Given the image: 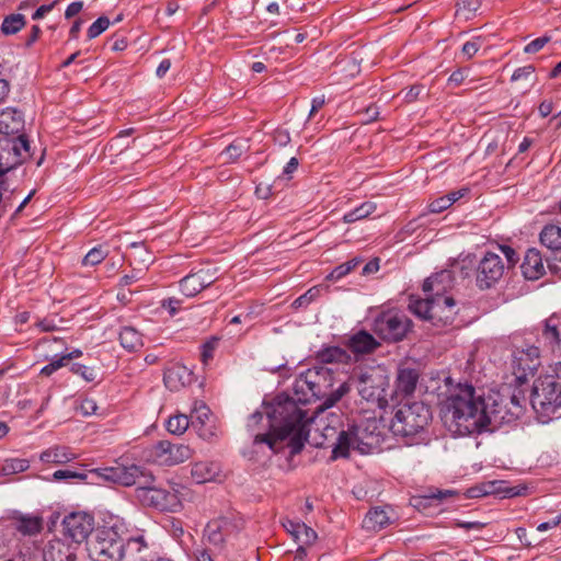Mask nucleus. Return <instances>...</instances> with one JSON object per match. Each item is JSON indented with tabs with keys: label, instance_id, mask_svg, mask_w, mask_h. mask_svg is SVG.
<instances>
[{
	"label": "nucleus",
	"instance_id": "obj_6",
	"mask_svg": "<svg viewBox=\"0 0 561 561\" xmlns=\"http://www.w3.org/2000/svg\"><path fill=\"white\" fill-rule=\"evenodd\" d=\"M432 420L430 408L423 402H412L400 405L390 424V431L401 437L405 445L427 444L430 436L427 426Z\"/></svg>",
	"mask_w": 561,
	"mask_h": 561
},
{
	"label": "nucleus",
	"instance_id": "obj_1",
	"mask_svg": "<svg viewBox=\"0 0 561 561\" xmlns=\"http://www.w3.org/2000/svg\"><path fill=\"white\" fill-rule=\"evenodd\" d=\"M268 432L256 434L254 444H266L278 454L285 446L290 455L299 454L307 440L306 426L311 417L307 411L299 408L288 396H278L273 403L265 408Z\"/></svg>",
	"mask_w": 561,
	"mask_h": 561
},
{
	"label": "nucleus",
	"instance_id": "obj_15",
	"mask_svg": "<svg viewBox=\"0 0 561 561\" xmlns=\"http://www.w3.org/2000/svg\"><path fill=\"white\" fill-rule=\"evenodd\" d=\"M504 263L499 254L488 252L477 267V286L480 289L491 288L504 274Z\"/></svg>",
	"mask_w": 561,
	"mask_h": 561
},
{
	"label": "nucleus",
	"instance_id": "obj_45",
	"mask_svg": "<svg viewBox=\"0 0 561 561\" xmlns=\"http://www.w3.org/2000/svg\"><path fill=\"white\" fill-rule=\"evenodd\" d=\"M218 341L219 340L217 337H211L202 345L201 360L204 365H207L209 360L214 358V352L216 350Z\"/></svg>",
	"mask_w": 561,
	"mask_h": 561
},
{
	"label": "nucleus",
	"instance_id": "obj_63",
	"mask_svg": "<svg viewBox=\"0 0 561 561\" xmlns=\"http://www.w3.org/2000/svg\"><path fill=\"white\" fill-rule=\"evenodd\" d=\"M301 522L284 518L282 525L284 528L295 538L298 531V527L301 526Z\"/></svg>",
	"mask_w": 561,
	"mask_h": 561
},
{
	"label": "nucleus",
	"instance_id": "obj_57",
	"mask_svg": "<svg viewBox=\"0 0 561 561\" xmlns=\"http://www.w3.org/2000/svg\"><path fill=\"white\" fill-rule=\"evenodd\" d=\"M500 250L504 254L510 266H514L518 262L519 256L517 252L510 245H500Z\"/></svg>",
	"mask_w": 561,
	"mask_h": 561
},
{
	"label": "nucleus",
	"instance_id": "obj_54",
	"mask_svg": "<svg viewBox=\"0 0 561 561\" xmlns=\"http://www.w3.org/2000/svg\"><path fill=\"white\" fill-rule=\"evenodd\" d=\"M428 494L431 496V500H436L438 502H443L447 499L455 497L458 495V492L455 490H428Z\"/></svg>",
	"mask_w": 561,
	"mask_h": 561
},
{
	"label": "nucleus",
	"instance_id": "obj_9",
	"mask_svg": "<svg viewBox=\"0 0 561 561\" xmlns=\"http://www.w3.org/2000/svg\"><path fill=\"white\" fill-rule=\"evenodd\" d=\"M350 385L355 383L362 399L383 407L387 403V390L389 377L380 367H370L353 374L348 380Z\"/></svg>",
	"mask_w": 561,
	"mask_h": 561
},
{
	"label": "nucleus",
	"instance_id": "obj_37",
	"mask_svg": "<svg viewBox=\"0 0 561 561\" xmlns=\"http://www.w3.org/2000/svg\"><path fill=\"white\" fill-rule=\"evenodd\" d=\"M377 206L373 202H364L358 207L352 209L343 216V221L345 224H353L357 220H362L370 216Z\"/></svg>",
	"mask_w": 561,
	"mask_h": 561
},
{
	"label": "nucleus",
	"instance_id": "obj_39",
	"mask_svg": "<svg viewBox=\"0 0 561 561\" xmlns=\"http://www.w3.org/2000/svg\"><path fill=\"white\" fill-rule=\"evenodd\" d=\"M30 468L27 459L10 458L0 465V477L24 472Z\"/></svg>",
	"mask_w": 561,
	"mask_h": 561
},
{
	"label": "nucleus",
	"instance_id": "obj_30",
	"mask_svg": "<svg viewBox=\"0 0 561 561\" xmlns=\"http://www.w3.org/2000/svg\"><path fill=\"white\" fill-rule=\"evenodd\" d=\"M316 358L321 364H350L353 357L340 346H327L317 352Z\"/></svg>",
	"mask_w": 561,
	"mask_h": 561
},
{
	"label": "nucleus",
	"instance_id": "obj_25",
	"mask_svg": "<svg viewBox=\"0 0 561 561\" xmlns=\"http://www.w3.org/2000/svg\"><path fill=\"white\" fill-rule=\"evenodd\" d=\"M522 273L526 279L536 280L545 275L543 260L538 249H528L522 263Z\"/></svg>",
	"mask_w": 561,
	"mask_h": 561
},
{
	"label": "nucleus",
	"instance_id": "obj_38",
	"mask_svg": "<svg viewBox=\"0 0 561 561\" xmlns=\"http://www.w3.org/2000/svg\"><path fill=\"white\" fill-rule=\"evenodd\" d=\"M26 24L25 16L21 13L7 15L1 23V32L4 35H13L21 31Z\"/></svg>",
	"mask_w": 561,
	"mask_h": 561
},
{
	"label": "nucleus",
	"instance_id": "obj_29",
	"mask_svg": "<svg viewBox=\"0 0 561 561\" xmlns=\"http://www.w3.org/2000/svg\"><path fill=\"white\" fill-rule=\"evenodd\" d=\"M419 373L414 368L403 367L398 370L396 379L397 391L402 394H412L416 388Z\"/></svg>",
	"mask_w": 561,
	"mask_h": 561
},
{
	"label": "nucleus",
	"instance_id": "obj_19",
	"mask_svg": "<svg viewBox=\"0 0 561 561\" xmlns=\"http://www.w3.org/2000/svg\"><path fill=\"white\" fill-rule=\"evenodd\" d=\"M217 279V268H202L183 277L180 280V288L186 297H194Z\"/></svg>",
	"mask_w": 561,
	"mask_h": 561
},
{
	"label": "nucleus",
	"instance_id": "obj_53",
	"mask_svg": "<svg viewBox=\"0 0 561 561\" xmlns=\"http://www.w3.org/2000/svg\"><path fill=\"white\" fill-rule=\"evenodd\" d=\"M549 41H550L549 36L538 37V38L531 41L530 43H528L525 46L524 51L527 54H535V53L541 50Z\"/></svg>",
	"mask_w": 561,
	"mask_h": 561
},
{
	"label": "nucleus",
	"instance_id": "obj_35",
	"mask_svg": "<svg viewBox=\"0 0 561 561\" xmlns=\"http://www.w3.org/2000/svg\"><path fill=\"white\" fill-rule=\"evenodd\" d=\"M95 469L90 470L89 472H85L83 470H75V469H70V468L61 469V470H57L53 473V480L67 481V482H70L71 480L85 481L90 476L91 478H94L96 480L104 481L103 478L92 474V472Z\"/></svg>",
	"mask_w": 561,
	"mask_h": 561
},
{
	"label": "nucleus",
	"instance_id": "obj_44",
	"mask_svg": "<svg viewBox=\"0 0 561 561\" xmlns=\"http://www.w3.org/2000/svg\"><path fill=\"white\" fill-rule=\"evenodd\" d=\"M298 531L299 533H297L294 539L300 545L309 546L312 545L317 539V533L305 523L298 527Z\"/></svg>",
	"mask_w": 561,
	"mask_h": 561
},
{
	"label": "nucleus",
	"instance_id": "obj_49",
	"mask_svg": "<svg viewBox=\"0 0 561 561\" xmlns=\"http://www.w3.org/2000/svg\"><path fill=\"white\" fill-rule=\"evenodd\" d=\"M480 0H458L457 13H473L480 8Z\"/></svg>",
	"mask_w": 561,
	"mask_h": 561
},
{
	"label": "nucleus",
	"instance_id": "obj_24",
	"mask_svg": "<svg viewBox=\"0 0 561 561\" xmlns=\"http://www.w3.org/2000/svg\"><path fill=\"white\" fill-rule=\"evenodd\" d=\"M148 551L149 545L144 531L123 538V559L139 561L141 557L146 558Z\"/></svg>",
	"mask_w": 561,
	"mask_h": 561
},
{
	"label": "nucleus",
	"instance_id": "obj_62",
	"mask_svg": "<svg viewBox=\"0 0 561 561\" xmlns=\"http://www.w3.org/2000/svg\"><path fill=\"white\" fill-rule=\"evenodd\" d=\"M423 90V85L415 84L412 85L404 94V101L408 103L414 102L420 96Z\"/></svg>",
	"mask_w": 561,
	"mask_h": 561
},
{
	"label": "nucleus",
	"instance_id": "obj_34",
	"mask_svg": "<svg viewBox=\"0 0 561 561\" xmlns=\"http://www.w3.org/2000/svg\"><path fill=\"white\" fill-rule=\"evenodd\" d=\"M118 339L122 347L128 352H136L142 346L141 334L131 327H124Z\"/></svg>",
	"mask_w": 561,
	"mask_h": 561
},
{
	"label": "nucleus",
	"instance_id": "obj_33",
	"mask_svg": "<svg viewBox=\"0 0 561 561\" xmlns=\"http://www.w3.org/2000/svg\"><path fill=\"white\" fill-rule=\"evenodd\" d=\"M75 457L76 455L68 447L55 446L44 450L39 459L45 463L64 465L75 459Z\"/></svg>",
	"mask_w": 561,
	"mask_h": 561
},
{
	"label": "nucleus",
	"instance_id": "obj_52",
	"mask_svg": "<svg viewBox=\"0 0 561 561\" xmlns=\"http://www.w3.org/2000/svg\"><path fill=\"white\" fill-rule=\"evenodd\" d=\"M431 496L427 493L411 499V505L420 512L426 511L431 506Z\"/></svg>",
	"mask_w": 561,
	"mask_h": 561
},
{
	"label": "nucleus",
	"instance_id": "obj_42",
	"mask_svg": "<svg viewBox=\"0 0 561 561\" xmlns=\"http://www.w3.org/2000/svg\"><path fill=\"white\" fill-rule=\"evenodd\" d=\"M360 263V260L357 257H354L345 263H342L337 265L328 276L327 279L329 280H339L342 277L346 276L348 273H351L358 264Z\"/></svg>",
	"mask_w": 561,
	"mask_h": 561
},
{
	"label": "nucleus",
	"instance_id": "obj_60",
	"mask_svg": "<svg viewBox=\"0 0 561 561\" xmlns=\"http://www.w3.org/2000/svg\"><path fill=\"white\" fill-rule=\"evenodd\" d=\"M62 366H65L64 359H61V358L55 359V360L50 362L48 365L44 366L41 370V374L44 376H50L53 373H55Z\"/></svg>",
	"mask_w": 561,
	"mask_h": 561
},
{
	"label": "nucleus",
	"instance_id": "obj_47",
	"mask_svg": "<svg viewBox=\"0 0 561 561\" xmlns=\"http://www.w3.org/2000/svg\"><path fill=\"white\" fill-rule=\"evenodd\" d=\"M70 370L82 377L85 381H93L96 378L95 370L91 367L75 363L71 365Z\"/></svg>",
	"mask_w": 561,
	"mask_h": 561
},
{
	"label": "nucleus",
	"instance_id": "obj_51",
	"mask_svg": "<svg viewBox=\"0 0 561 561\" xmlns=\"http://www.w3.org/2000/svg\"><path fill=\"white\" fill-rule=\"evenodd\" d=\"M507 402L511 411V416L513 420H517L523 414V405L520 403L519 398L516 394L507 397Z\"/></svg>",
	"mask_w": 561,
	"mask_h": 561
},
{
	"label": "nucleus",
	"instance_id": "obj_26",
	"mask_svg": "<svg viewBox=\"0 0 561 561\" xmlns=\"http://www.w3.org/2000/svg\"><path fill=\"white\" fill-rule=\"evenodd\" d=\"M390 507H375L370 510L364 520L363 527L369 531H379L392 523V518L389 515Z\"/></svg>",
	"mask_w": 561,
	"mask_h": 561
},
{
	"label": "nucleus",
	"instance_id": "obj_56",
	"mask_svg": "<svg viewBox=\"0 0 561 561\" xmlns=\"http://www.w3.org/2000/svg\"><path fill=\"white\" fill-rule=\"evenodd\" d=\"M273 139L279 147H285L290 142V134L287 129L277 128L273 133Z\"/></svg>",
	"mask_w": 561,
	"mask_h": 561
},
{
	"label": "nucleus",
	"instance_id": "obj_7",
	"mask_svg": "<svg viewBox=\"0 0 561 561\" xmlns=\"http://www.w3.org/2000/svg\"><path fill=\"white\" fill-rule=\"evenodd\" d=\"M451 274L449 271H442L423 283V291H433L436 295V302L432 309V325L444 329L454 323L457 314L456 301L450 296H445L446 289L450 286Z\"/></svg>",
	"mask_w": 561,
	"mask_h": 561
},
{
	"label": "nucleus",
	"instance_id": "obj_32",
	"mask_svg": "<svg viewBox=\"0 0 561 561\" xmlns=\"http://www.w3.org/2000/svg\"><path fill=\"white\" fill-rule=\"evenodd\" d=\"M14 522L15 529L23 536H34L43 529V519L38 516L19 515Z\"/></svg>",
	"mask_w": 561,
	"mask_h": 561
},
{
	"label": "nucleus",
	"instance_id": "obj_41",
	"mask_svg": "<svg viewBox=\"0 0 561 561\" xmlns=\"http://www.w3.org/2000/svg\"><path fill=\"white\" fill-rule=\"evenodd\" d=\"M322 288L320 286H313L310 289H308L305 294L296 298L291 307L295 309H305L307 308L311 302H313L320 295H321Z\"/></svg>",
	"mask_w": 561,
	"mask_h": 561
},
{
	"label": "nucleus",
	"instance_id": "obj_43",
	"mask_svg": "<svg viewBox=\"0 0 561 561\" xmlns=\"http://www.w3.org/2000/svg\"><path fill=\"white\" fill-rule=\"evenodd\" d=\"M108 254V251L103 245H98L91 249L82 259V265L94 266L101 263Z\"/></svg>",
	"mask_w": 561,
	"mask_h": 561
},
{
	"label": "nucleus",
	"instance_id": "obj_5",
	"mask_svg": "<svg viewBox=\"0 0 561 561\" xmlns=\"http://www.w3.org/2000/svg\"><path fill=\"white\" fill-rule=\"evenodd\" d=\"M23 128L21 112L14 108L0 111V185L4 183L3 176L22 164L30 156V142L24 135L10 137Z\"/></svg>",
	"mask_w": 561,
	"mask_h": 561
},
{
	"label": "nucleus",
	"instance_id": "obj_61",
	"mask_svg": "<svg viewBox=\"0 0 561 561\" xmlns=\"http://www.w3.org/2000/svg\"><path fill=\"white\" fill-rule=\"evenodd\" d=\"M480 49V43L477 41H469L466 42L462 46V54L466 55L468 58H471L477 54V51Z\"/></svg>",
	"mask_w": 561,
	"mask_h": 561
},
{
	"label": "nucleus",
	"instance_id": "obj_4",
	"mask_svg": "<svg viewBox=\"0 0 561 561\" xmlns=\"http://www.w3.org/2000/svg\"><path fill=\"white\" fill-rule=\"evenodd\" d=\"M334 385V373L331 368L324 366H313L299 374L296 378L293 390L294 397H288L295 403L307 404L313 400L322 399V403L317 408L318 412L335 405L345 394L351 391L348 381L342 382L335 390H331Z\"/></svg>",
	"mask_w": 561,
	"mask_h": 561
},
{
	"label": "nucleus",
	"instance_id": "obj_50",
	"mask_svg": "<svg viewBox=\"0 0 561 561\" xmlns=\"http://www.w3.org/2000/svg\"><path fill=\"white\" fill-rule=\"evenodd\" d=\"M182 300L175 297H170L161 301V307L169 312L170 316H175L181 309Z\"/></svg>",
	"mask_w": 561,
	"mask_h": 561
},
{
	"label": "nucleus",
	"instance_id": "obj_48",
	"mask_svg": "<svg viewBox=\"0 0 561 561\" xmlns=\"http://www.w3.org/2000/svg\"><path fill=\"white\" fill-rule=\"evenodd\" d=\"M205 534L210 543H214L217 546L224 541V537H222L221 533L219 531V526L217 525L216 522L207 524Z\"/></svg>",
	"mask_w": 561,
	"mask_h": 561
},
{
	"label": "nucleus",
	"instance_id": "obj_27",
	"mask_svg": "<svg viewBox=\"0 0 561 561\" xmlns=\"http://www.w3.org/2000/svg\"><path fill=\"white\" fill-rule=\"evenodd\" d=\"M220 463L209 460L195 462L191 470L192 478L197 483L213 481L220 474Z\"/></svg>",
	"mask_w": 561,
	"mask_h": 561
},
{
	"label": "nucleus",
	"instance_id": "obj_12",
	"mask_svg": "<svg viewBox=\"0 0 561 561\" xmlns=\"http://www.w3.org/2000/svg\"><path fill=\"white\" fill-rule=\"evenodd\" d=\"M484 431H493L495 427L513 422L507 399L499 392L481 396Z\"/></svg>",
	"mask_w": 561,
	"mask_h": 561
},
{
	"label": "nucleus",
	"instance_id": "obj_16",
	"mask_svg": "<svg viewBox=\"0 0 561 561\" xmlns=\"http://www.w3.org/2000/svg\"><path fill=\"white\" fill-rule=\"evenodd\" d=\"M150 457L160 466H174L188 459L191 449L181 444L161 440L152 447Z\"/></svg>",
	"mask_w": 561,
	"mask_h": 561
},
{
	"label": "nucleus",
	"instance_id": "obj_40",
	"mask_svg": "<svg viewBox=\"0 0 561 561\" xmlns=\"http://www.w3.org/2000/svg\"><path fill=\"white\" fill-rule=\"evenodd\" d=\"M191 425L190 417L185 414H178L169 417L167 422V430L171 434L181 435L183 434Z\"/></svg>",
	"mask_w": 561,
	"mask_h": 561
},
{
	"label": "nucleus",
	"instance_id": "obj_2",
	"mask_svg": "<svg viewBox=\"0 0 561 561\" xmlns=\"http://www.w3.org/2000/svg\"><path fill=\"white\" fill-rule=\"evenodd\" d=\"M440 417L453 436H470L484 431L481 396L471 385L459 386L442 404Z\"/></svg>",
	"mask_w": 561,
	"mask_h": 561
},
{
	"label": "nucleus",
	"instance_id": "obj_14",
	"mask_svg": "<svg viewBox=\"0 0 561 561\" xmlns=\"http://www.w3.org/2000/svg\"><path fill=\"white\" fill-rule=\"evenodd\" d=\"M94 528V517L85 512H75L65 516L62 520V534L70 543H76L79 549Z\"/></svg>",
	"mask_w": 561,
	"mask_h": 561
},
{
	"label": "nucleus",
	"instance_id": "obj_10",
	"mask_svg": "<svg viewBox=\"0 0 561 561\" xmlns=\"http://www.w3.org/2000/svg\"><path fill=\"white\" fill-rule=\"evenodd\" d=\"M122 524L98 529L95 538L88 542V554L91 561H122L123 537L118 530Z\"/></svg>",
	"mask_w": 561,
	"mask_h": 561
},
{
	"label": "nucleus",
	"instance_id": "obj_18",
	"mask_svg": "<svg viewBox=\"0 0 561 561\" xmlns=\"http://www.w3.org/2000/svg\"><path fill=\"white\" fill-rule=\"evenodd\" d=\"M537 346L550 352L561 350V316L552 314L537 329Z\"/></svg>",
	"mask_w": 561,
	"mask_h": 561
},
{
	"label": "nucleus",
	"instance_id": "obj_21",
	"mask_svg": "<svg viewBox=\"0 0 561 561\" xmlns=\"http://www.w3.org/2000/svg\"><path fill=\"white\" fill-rule=\"evenodd\" d=\"M345 346L357 357L373 353L380 343L370 333L360 330L346 340Z\"/></svg>",
	"mask_w": 561,
	"mask_h": 561
},
{
	"label": "nucleus",
	"instance_id": "obj_28",
	"mask_svg": "<svg viewBox=\"0 0 561 561\" xmlns=\"http://www.w3.org/2000/svg\"><path fill=\"white\" fill-rule=\"evenodd\" d=\"M357 443V435L354 428L340 430L332 449V459L348 457L350 450Z\"/></svg>",
	"mask_w": 561,
	"mask_h": 561
},
{
	"label": "nucleus",
	"instance_id": "obj_17",
	"mask_svg": "<svg viewBox=\"0 0 561 561\" xmlns=\"http://www.w3.org/2000/svg\"><path fill=\"white\" fill-rule=\"evenodd\" d=\"M540 243L546 247L550 254L546 257L547 266L552 273H558L561 263V227L547 225L539 234Z\"/></svg>",
	"mask_w": 561,
	"mask_h": 561
},
{
	"label": "nucleus",
	"instance_id": "obj_13",
	"mask_svg": "<svg viewBox=\"0 0 561 561\" xmlns=\"http://www.w3.org/2000/svg\"><path fill=\"white\" fill-rule=\"evenodd\" d=\"M540 366L539 346L516 347L512 353L513 374L518 383H525Z\"/></svg>",
	"mask_w": 561,
	"mask_h": 561
},
{
	"label": "nucleus",
	"instance_id": "obj_23",
	"mask_svg": "<svg viewBox=\"0 0 561 561\" xmlns=\"http://www.w3.org/2000/svg\"><path fill=\"white\" fill-rule=\"evenodd\" d=\"M163 381L171 391H178L193 382V373L183 365H173L164 370Z\"/></svg>",
	"mask_w": 561,
	"mask_h": 561
},
{
	"label": "nucleus",
	"instance_id": "obj_59",
	"mask_svg": "<svg viewBox=\"0 0 561 561\" xmlns=\"http://www.w3.org/2000/svg\"><path fill=\"white\" fill-rule=\"evenodd\" d=\"M80 411L83 415H92L96 413L98 405L93 399H84L80 403Z\"/></svg>",
	"mask_w": 561,
	"mask_h": 561
},
{
	"label": "nucleus",
	"instance_id": "obj_31",
	"mask_svg": "<svg viewBox=\"0 0 561 561\" xmlns=\"http://www.w3.org/2000/svg\"><path fill=\"white\" fill-rule=\"evenodd\" d=\"M425 294L426 297L424 299H411L409 309L419 318L432 323V309L434 302H436V295L433 291Z\"/></svg>",
	"mask_w": 561,
	"mask_h": 561
},
{
	"label": "nucleus",
	"instance_id": "obj_46",
	"mask_svg": "<svg viewBox=\"0 0 561 561\" xmlns=\"http://www.w3.org/2000/svg\"><path fill=\"white\" fill-rule=\"evenodd\" d=\"M110 26V20L106 16H100L88 28V37L95 38Z\"/></svg>",
	"mask_w": 561,
	"mask_h": 561
},
{
	"label": "nucleus",
	"instance_id": "obj_55",
	"mask_svg": "<svg viewBox=\"0 0 561 561\" xmlns=\"http://www.w3.org/2000/svg\"><path fill=\"white\" fill-rule=\"evenodd\" d=\"M448 207H450L449 197H446V195H445V196L438 197V198L434 199L432 203H430L428 210L431 213L437 214V213H442L443 210L447 209Z\"/></svg>",
	"mask_w": 561,
	"mask_h": 561
},
{
	"label": "nucleus",
	"instance_id": "obj_22",
	"mask_svg": "<svg viewBox=\"0 0 561 561\" xmlns=\"http://www.w3.org/2000/svg\"><path fill=\"white\" fill-rule=\"evenodd\" d=\"M211 412L205 405L196 407L191 414V426L196 431L198 436L203 439H210L215 436V426L210 424Z\"/></svg>",
	"mask_w": 561,
	"mask_h": 561
},
{
	"label": "nucleus",
	"instance_id": "obj_58",
	"mask_svg": "<svg viewBox=\"0 0 561 561\" xmlns=\"http://www.w3.org/2000/svg\"><path fill=\"white\" fill-rule=\"evenodd\" d=\"M535 67L531 65H527L524 67L517 68L512 75V81H518L520 79H527L531 73H534Z\"/></svg>",
	"mask_w": 561,
	"mask_h": 561
},
{
	"label": "nucleus",
	"instance_id": "obj_8",
	"mask_svg": "<svg viewBox=\"0 0 561 561\" xmlns=\"http://www.w3.org/2000/svg\"><path fill=\"white\" fill-rule=\"evenodd\" d=\"M530 403L537 413L546 417L561 408V363L556 365L552 374L540 376L534 382Z\"/></svg>",
	"mask_w": 561,
	"mask_h": 561
},
{
	"label": "nucleus",
	"instance_id": "obj_20",
	"mask_svg": "<svg viewBox=\"0 0 561 561\" xmlns=\"http://www.w3.org/2000/svg\"><path fill=\"white\" fill-rule=\"evenodd\" d=\"M77 545L62 539H51L42 549L43 561H77Z\"/></svg>",
	"mask_w": 561,
	"mask_h": 561
},
{
	"label": "nucleus",
	"instance_id": "obj_3",
	"mask_svg": "<svg viewBox=\"0 0 561 561\" xmlns=\"http://www.w3.org/2000/svg\"><path fill=\"white\" fill-rule=\"evenodd\" d=\"M92 474L103 478L104 481L113 482L123 486L136 485L137 499L144 505L161 511L169 507L170 499L173 497L169 491L154 485L156 478L153 473L147 467L141 465H117L115 467L94 470Z\"/></svg>",
	"mask_w": 561,
	"mask_h": 561
},
{
	"label": "nucleus",
	"instance_id": "obj_64",
	"mask_svg": "<svg viewBox=\"0 0 561 561\" xmlns=\"http://www.w3.org/2000/svg\"><path fill=\"white\" fill-rule=\"evenodd\" d=\"M82 8H83L82 1L71 2L65 11V18L71 19V18L76 16L82 10Z\"/></svg>",
	"mask_w": 561,
	"mask_h": 561
},
{
	"label": "nucleus",
	"instance_id": "obj_36",
	"mask_svg": "<svg viewBox=\"0 0 561 561\" xmlns=\"http://www.w3.org/2000/svg\"><path fill=\"white\" fill-rule=\"evenodd\" d=\"M249 148L247 139H237L225 148L220 157L224 158L225 162H236Z\"/></svg>",
	"mask_w": 561,
	"mask_h": 561
},
{
	"label": "nucleus",
	"instance_id": "obj_11",
	"mask_svg": "<svg viewBox=\"0 0 561 561\" xmlns=\"http://www.w3.org/2000/svg\"><path fill=\"white\" fill-rule=\"evenodd\" d=\"M413 327L412 320L403 312L387 310L380 312L374 320L373 331L381 340L389 343L403 341Z\"/></svg>",
	"mask_w": 561,
	"mask_h": 561
}]
</instances>
